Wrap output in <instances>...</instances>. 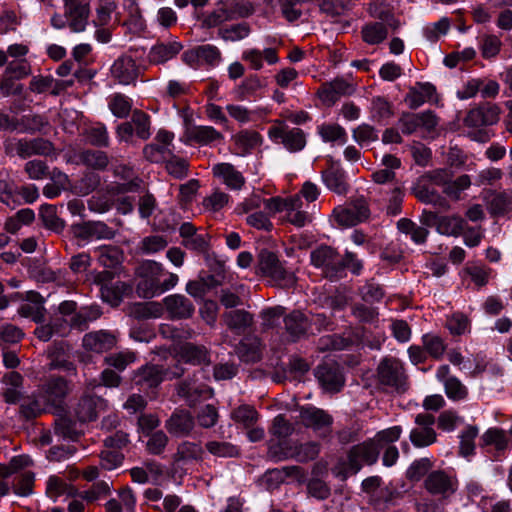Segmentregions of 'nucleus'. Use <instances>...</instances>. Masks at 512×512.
I'll use <instances>...</instances> for the list:
<instances>
[{
  "label": "nucleus",
  "instance_id": "nucleus-15",
  "mask_svg": "<svg viewBox=\"0 0 512 512\" xmlns=\"http://www.w3.org/2000/svg\"><path fill=\"white\" fill-rule=\"evenodd\" d=\"M112 78L121 85L134 84L140 75V67L129 55L119 56L110 69Z\"/></svg>",
  "mask_w": 512,
  "mask_h": 512
},
{
  "label": "nucleus",
  "instance_id": "nucleus-14",
  "mask_svg": "<svg viewBox=\"0 0 512 512\" xmlns=\"http://www.w3.org/2000/svg\"><path fill=\"white\" fill-rule=\"evenodd\" d=\"M501 109L494 103L486 102L472 108L464 118L468 127L494 125L499 121Z\"/></svg>",
  "mask_w": 512,
  "mask_h": 512
},
{
  "label": "nucleus",
  "instance_id": "nucleus-30",
  "mask_svg": "<svg viewBox=\"0 0 512 512\" xmlns=\"http://www.w3.org/2000/svg\"><path fill=\"white\" fill-rule=\"evenodd\" d=\"M179 356L185 363L210 365V351L203 345L185 343L180 347Z\"/></svg>",
  "mask_w": 512,
  "mask_h": 512
},
{
  "label": "nucleus",
  "instance_id": "nucleus-55",
  "mask_svg": "<svg viewBox=\"0 0 512 512\" xmlns=\"http://www.w3.org/2000/svg\"><path fill=\"white\" fill-rule=\"evenodd\" d=\"M230 20L248 17L254 12L251 3L240 0H222Z\"/></svg>",
  "mask_w": 512,
  "mask_h": 512
},
{
  "label": "nucleus",
  "instance_id": "nucleus-29",
  "mask_svg": "<svg viewBox=\"0 0 512 512\" xmlns=\"http://www.w3.org/2000/svg\"><path fill=\"white\" fill-rule=\"evenodd\" d=\"M212 394V389L204 384L182 381L177 386V395L185 399L190 406L195 405L200 399L211 398Z\"/></svg>",
  "mask_w": 512,
  "mask_h": 512
},
{
  "label": "nucleus",
  "instance_id": "nucleus-46",
  "mask_svg": "<svg viewBox=\"0 0 512 512\" xmlns=\"http://www.w3.org/2000/svg\"><path fill=\"white\" fill-rule=\"evenodd\" d=\"M251 33V27L246 22L233 24L219 29L218 35L224 41L236 42L247 38Z\"/></svg>",
  "mask_w": 512,
  "mask_h": 512
},
{
  "label": "nucleus",
  "instance_id": "nucleus-49",
  "mask_svg": "<svg viewBox=\"0 0 512 512\" xmlns=\"http://www.w3.org/2000/svg\"><path fill=\"white\" fill-rule=\"evenodd\" d=\"M422 345L425 351L436 360L441 359L446 350L444 340L439 335L433 333H426L422 336Z\"/></svg>",
  "mask_w": 512,
  "mask_h": 512
},
{
  "label": "nucleus",
  "instance_id": "nucleus-2",
  "mask_svg": "<svg viewBox=\"0 0 512 512\" xmlns=\"http://www.w3.org/2000/svg\"><path fill=\"white\" fill-rule=\"evenodd\" d=\"M139 281L136 286L137 293L143 298H152L163 293L160 289L161 278L165 270L162 264L148 260L143 262L137 269Z\"/></svg>",
  "mask_w": 512,
  "mask_h": 512
},
{
  "label": "nucleus",
  "instance_id": "nucleus-22",
  "mask_svg": "<svg viewBox=\"0 0 512 512\" xmlns=\"http://www.w3.org/2000/svg\"><path fill=\"white\" fill-rule=\"evenodd\" d=\"M195 427L192 414L187 410H175L165 422L166 430L175 437L188 436Z\"/></svg>",
  "mask_w": 512,
  "mask_h": 512
},
{
  "label": "nucleus",
  "instance_id": "nucleus-59",
  "mask_svg": "<svg viewBox=\"0 0 512 512\" xmlns=\"http://www.w3.org/2000/svg\"><path fill=\"white\" fill-rule=\"evenodd\" d=\"M131 313L138 319L158 318L162 314V306L157 302L137 303Z\"/></svg>",
  "mask_w": 512,
  "mask_h": 512
},
{
  "label": "nucleus",
  "instance_id": "nucleus-43",
  "mask_svg": "<svg viewBox=\"0 0 512 512\" xmlns=\"http://www.w3.org/2000/svg\"><path fill=\"white\" fill-rule=\"evenodd\" d=\"M48 410L49 407L39 390L37 394L32 397H28L21 404V412L28 419L35 418Z\"/></svg>",
  "mask_w": 512,
  "mask_h": 512
},
{
  "label": "nucleus",
  "instance_id": "nucleus-47",
  "mask_svg": "<svg viewBox=\"0 0 512 512\" xmlns=\"http://www.w3.org/2000/svg\"><path fill=\"white\" fill-rule=\"evenodd\" d=\"M96 2V26H106L112 19V14L118 7V0H94Z\"/></svg>",
  "mask_w": 512,
  "mask_h": 512
},
{
  "label": "nucleus",
  "instance_id": "nucleus-18",
  "mask_svg": "<svg viewBox=\"0 0 512 512\" xmlns=\"http://www.w3.org/2000/svg\"><path fill=\"white\" fill-rule=\"evenodd\" d=\"M300 421L305 427L312 428L314 431H329L333 418L323 409L307 406L300 409Z\"/></svg>",
  "mask_w": 512,
  "mask_h": 512
},
{
  "label": "nucleus",
  "instance_id": "nucleus-9",
  "mask_svg": "<svg viewBox=\"0 0 512 512\" xmlns=\"http://www.w3.org/2000/svg\"><path fill=\"white\" fill-rule=\"evenodd\" d=\"M51 150V143L42 138L10 140L5 143L7 154H16L21 158H29L33 155H47Z\"/></svg>",
  "mask_w": 512,
  "mask_h": 512
},
{
  "label": "nucleus",
  "instance_id": "nucleus-7",
  "mask_svg": "<svg viewBox=\"0 0 512 512\" xmlns=\"http://www.w3.org/2000/svg\"><path fill=\"white\" fill-rule=\"evenodd\" d=\"M435 417L429 413H420L415 417V427L410 431V441L417 448L428 447L436 442L434 429Z\"/></svg>",
  "mask_w": 512,
  "mask_h": 512
},
{
  "label": "nucleus",
  "instance_id": "nucleus-41",
  "mask_svg": "<svg viewBox=\"0 0 512 512\" xmlns=\"http://www.w3.org/2000/svg\"><path fill=\"white\" fill-rule=\"evenodd\" d=\"M362 39L369 45L382 43L388 36V29L383 22H371L362 27Z\"/></svg>",
  "mask_w": 512,
  "mask_h": 512
},
{
  "label": "nucleus",
  "instance_id": "nucleus-64",
  "mask_svg": "<svg viewBox=\"0 0 512 512\" xmlns=\"http://www.w3.org/2000/svg\"><path fill=\"white\" fill-rule=\"evenodd\" d=\"M229 20L230 18L226 12L224 3L222 0H219L217 2V8L204 17L202 25L206 28H213Z\"/></svg>",
  "mask_w": 512,
  "mask_h": 512
},
{
  "label": "nucleus",
  "instance_id": "nucleus-57",
  "mask_svg": "<svg viewBox=\"0 0 512 512\" xmlns=\"http://www.w3.org/2000/svg\"><path fill=\"white\" fill-rule=\"evenodd\" d=\"M392 105L384 97L377 96L372 99L371 102V116L378 122L389 119L392 117Z\"/></svg>",
  "mask_w": 512,
  "mask_h": 512
},
{
  "label": "nucleus",
  "instance_id": "nucleus-33",
  "mask_svg": "<svg viewBox=\"0 0 512 512\" xmlns=\"http://www.w3.org/2000/svg\"><path fill=\"white\" fill-rule=\"evenodd\" d=\"M189 141L199 145H212L223 140V135L212 126H193L186 132Z\"/></svg>",
  "mask_w": 512,
  "mask_h": 512
},
{
  "label": "nucleus",
  "instance_id": "nucleus-32",
  "mask_svg": "<svg viewBox=\"0 0 512 512\" xmlns=\"http://www.w3.org/2000/svg\"><path fill=\"white\" fill-rule=\"evenodd\" d=\"M74 162L94 170H104L109 164V158L104 151L84 149L75 154Z\"/></svg>",
  "mask_w": 512,
  "mask_h": 512
},
{
  "label": "nucleus",
  "instance_id": "nucleus-20",
  "mask_svg": "<svg viewBox=\"0 0 512 512\" xmlns=\"http://www.w3.org/2000/svg\"><path fill=\"white\" fill-rule=\"evenodd\" d=\"M436 378L443 383L445 393L449 399L459 401L467 397V387L456 376L450 374L448 365H441L437 369Z\"/></svg>",
  "mask_w": 512,
  "mask_h": 512
},
{
  "label": "nucleus",
  "instance_id": "nucleus-62",
  "mask_svg": "<svg viewBox=\"0 0 512 512\" xmlns=\"http://www.w3.org/2000/svg\"><path fill=\"white\" fill-rule=\"evenodd\" d=\"M206 449L217 457H235L239 453L235 445L224 441H209L206 443Z\"/></svg>",
  "mask_w": 512,
  "mask_h": 512
},
{
  "label": "nucleus",
  "instance_id": "nucleus-26",
  "mask_svg": "<svg viewBox=\"0 0 512 512\" xmlns=\"http://www.w3.org/2000/svg\"><path fill=\"white\" fill-rule=\"evenodd\" d=\"M82 345L85 350L93 353H104L116 345V337L107 331H95L84 335Z\"/></svg>",
  "mask_w": 512,
  "mask_h": 512
},
{
  "label": "nucleus",
  "instance_id": "nucleus-1",
  "mask_svg": "<svg viewBox=\"0 0 512 512\" xmlns=\"http://www.w3.org/2000/svg\"><path fill=\"white\" fill-rule=\"evenodd\" d=\"M379 456V447L372 439L353 446L348 453L347 460H339L332 468V473L346 480L349 475L358 473L362 464L372 465L376 463Z\"/></svg>",
  "mask_w": 512,
  "mask_h": 512
},
{
  "label": "nucleus",
  "instance_id": "nucleus-10",
  "mask_svg": "<svg viewBox=\"0 0 512 512\" xmlns=\"http://www.w3.org/2000/svg\"><path fill=\"white\" fill-rule=\"evenodd\" d=\"M311 262L322 268L327 277L333 278L343 270L342 257L329 246H320L311 252Z\"/></svg>",
  "mask_w": 512,
  "mask_h": 512
},
{
  "label": "nucleus",
  "instance_id": "nucleus-63",
  "mask_svg": "<svg viewBox=\"0 0 512 512\" xmlns=\"http://www.w3.org/2000/svg\"><path fill=\"white\" fill-rule=\"evenodd\" d=\"M256 339L243 340L238 347L239 357L245 362H256L260 359V351Z\"/></svg>",
  "mask_w": 512,
  "mask_h": 512
},
{
  "label": "nucleus",
  "instance_id": "nucleus-34",
  "mask_svg": "<svg viewBox=\"0 0 512 512\" xmlns=\"http://www.w3.org/2000/svg\"><path fill=\"white\" fill-rule=\"evenodd\" d=\"M182 49L183 45L178 41L159 43L151 48L148 59L153 64H163L174 58Z\"/></svg>",
  "mask_w": 512,
  "mask_h": 512
},
{
  "label": "nucleus",
  "instance_id": "nucleus-3",
  "mask_svg": "<svg viewBox=\"0 0 512 512\" xmlns=\"http://www.w3.org/2000/svg\"><path fill=\"white\" fill-rule=\"evenodd\" d=\"M257 267L262 275L269 277L279 286L291 287L296 282L294 273L285 269L276 254L271 251H260Z\"/></svg>",
  "mask_w": 512,
  "mask_h": 512
},
{
  "label": "nucleus",
  "instance_id": "nucleus-4",
  "mask_svg": "<svg viewBox=\"0 0 512 512\" xmlns=\"http://www.w3.org/2000/svg\"><path fill=\"white\" fill-rule=\"evenodd\" d=\"M378 383L387 390L404 392L407 376L402 363L395 358H384L377 368Z\"/></svg>",
  "mask_w": 512,
  "mask_h": 512
},
{
  "label": "nucleus",
  "instance_id": "nucleus-54",
  "mask_svg": "<svg viewBox=\"0 0 512 512\" xmlns=\"http://www.w3.org/2000/svg\"><path fill=\"white\" fill-rule=\"evenodd\" d=\"M319 452L320 444L312 441L296 446L289 456L298 462L305 463L317 458Z\"/></svg>",
  "mask_w": 512,
  "mask_h": 512
},
{
  "label": "nucleus",
  "instance_id": "nucleus-25",
  "mask_svg": "<svg viewBox=\"0 0 512 512\" xmlns=\"http://www.w3.org/2000/svg\"><path fill=\"white\" fill-rule=\"evenodd\" d=\"M106 406L105 400L96 395L85 393L79 400L75 414L79 421L89 422L97 418L98 412Z\"/></svg>",
  "mask_w": 512,
  "mask_h": 512
},
{
  "label": "nucleus",
  "instance_id": "nucleus-19",
  "mask_svg": "<svg viewBox=\"0 0 512 512\" xmlns=\"http://www.w3.org/2000/svg\"><path fill=\"white\" fill-rule=\"evenodd\" d=\"M315 375L321 386L328 392H338L344 385V378L335 363H324L319 365L315 371Z\"/></svg>",
  "mask_w": 512,
  "mask_h": 512
},
{
  "label": "nucleus",
  "instance_id": "nucleus-36",
  "mask_svg": "<svg viewBox=\"0 0 512 512\" xmlns=\"http://www.w3.org/2000/svg\"><path fill=\"white\" fill-rule=\"evenodd\" d=\"M286 219L297 227H303L311 221L310 215L303 210V202L299 194L288 197Z\"/></svg>",
  "mask_w": 512,
  "mask_h": 512
},
{
  "label": "nucleus",
  "instance_id": "nucleus-56",
  "mask_svg": "<svg viewBox=\"0 0 512 512\" xmlns=\"http://www.w3.org/2000/svg\"><path fill=\"white\" fill-rule=\"evenodd\" d=\"M99 263L107 268H113L120 263L121 252L115 246H102L95 250Z\"/></svg>",
  "mask_w": 512,
  "mask_h": 512
},
{
  "label": "nucleus",
  "instance_id": "nucleus-31",
  "mask_svg": "<svg viewBox=\"0 0 512 512\" xmlns=\"http://www.w3.org/2000/svg\"><path fill=\"white\" fill-rule=\"evenodd\" d=\"M214 176L230 189L239 190L245 183L243 175L230 163H219L213 167Z\"/></svg>",
  "mask_w": 512,
  "mask_h": 512
},
{
  "label": "nucleus",
  "instance_id": "nucleus-24",
  "mask_svg": "<svg viewBox=\"0 0 512 512\" xmlns=\"http://www.w3.org/2000/svg\"><path fill=\"white\" fill-rule=\"evenodd\" d=\"M203 454L204 450L200 443L188 440L181 441L176 452L171 456L172 465L175 468H180L194 461H200Z\"/></svg>",
  "mask_w": 512,
  "mask_h": 512
},
{
  "label": "nucleus",
  "instance_id": "nucleus-61",
  "mask_svg": "<svg viewBox=\"0 0 512 512\" xmlns=\"http://www.w3.org/2000/svg\"><path fill=\"white\" fill-rule=\"evenodd\" d=\"M146 449L150 454L160 455L165 451L169 438L162 430H158L148 434Z\"/></svg>",
  "mask_w": 512,
  "mask_h": 512
},
{
  "label": "nucleus",
  "instance_id": "nucleus-58",
  "mask_svg": "<svg viewBox=\"0 0 512 512\" xmlns=\"http://www.w3.org/2000/svg\"><path fill=\"white\" fill-rule=\"evenodd\" d=\"M40 217L44 225L53 231L61 232L65 227V222L56 215V208L53 205H42Z\"/></svg>",
  "mask_w": 512,
  "mask_h": 512
},
{
  "label": "nucleus",
  "instance_id": "nucleus-16",
  "mask_svg": "<svg viewBox=\"0 0 512 512\" xmlns=\"http://www.w3.org/2000/svg\"><path fill=\"white\" fill-rule=\"evenodd\" d=\"M76 238L90 240H111L115 237L116 232L106 223L101 221H87L73 227Z\"/></svg>",
  "mask_w": 512,
  "mask_h": 512
},
{
  "label": "nucleus",
  "instance_id": "nucleus-28",
  "mask_svg": "<svg viewBox=\"0 0 512 512\" xmlns=\"http://www.w3.org/2000/svg\"><path fill=\"white\" fill-rule=\"evenodd\" d=\"M285 331L292 341L305 336L311 330V322L301 311H292L284 317Z\"/></svg>",
  "mask_w": 512,
  "mask_h": 512
},
{
  "label": "nucleus",
  "instance_id": "nucleus-6",
  "mask_svg": "<svg viewBox=\"0 0 512 512\" xmlns=\"http://www.w3.org/2000/svg\"><path fill=\"white\" fill-rule=\"evenodd\" d=\"M150 117L141 110H134L130 121L119 124L116 135L120 142L129 143L135 134L141 140H147L150 135Z\"/></svg>",
  "mask_w": 512,
  "mask_h": 512
},
{
  "label": "nucleus",
  "instance_id": "nucleus-27",
  "mask_svg": "<svg viewBox=\"0 0 512 512\" xmlns=\"http://www.w3.org/2000/svg\"><path fill=\"white\" fill-rule=\"evenodd\" d=\"M164 306L172 319H187L194 313L192 302L181 294H173L164 298Z\"/></svg>",
  "mask_w": 512,
  "mask_h": 512
},
{
  "label": "nucleus",
  "instance_id": "nucleus-5",
  "mask_svg": "<svg viewBox=\"0 0 512 512\" xmlns=\"http://www.w3.org/2000/svg\"><path fill=\"white\" fill-rule=\"evenodd\" d=\"M268 136L276 143H281L290 152L301 151L306 145L304 131L297 127H290L286 122L275 120L268 130Z\"/></svg>",
  "mask_w": 512,
  "mask_h": 512
},
{
  "label": "nucleus",
  "instance_id": "nucleus-13",
  "mask_svg": "<svg viewBox=\"0 0 512 512\" xmlns=\"http://www.w3.org/2000/svg\"><path fill=\"white\" fill-rule=\"evenodd\" d=\"M65 7V17L68 25L73 32L79 33L86 29L88 17L90 14L88 0H63Z\"/></svg>",
  "mask_w": 512,
  "mask_h": 512
},
{
  "label": "nucleus",
  "instance_id": "nucleus-35",
  "mask_svg": "<svg viewBox=\"0 0 512 512\" xmlns=\"http://www.w3.org/2000/svg\"><path fill=\"white\" fill-rule=\"evenodd\" d=\"M165 378L162 366L146 365L136 372L134 380L138 385L153 388L158 386Z\"/></svg>",
  "mask_w": 512,
  "mask_h": 512
},
{
  "label": "nucleus",
  "instance_id": "nucleus-48",
  "mask_svg": "<svg viewBox=\"0 0 512 512\" xmlns=\"http://www.w3.org/2000/svg\"><path fill=\"white\" fill-rule=\"evenodd\" d=\"M237 149L241 154H247L261 144L262 138L258 132L242 131L234 136Z\"/></svg>",
  "mask_w": 512,
  "mask_h": 512
},
{
  "label": "nucleus",
  "instance_id": "nucleus-42",
  "mask_svg": "<svg viewBox=\"0 0 512 512\" xmlns=\"http://www.w3.org/2000/svg\"><path fill=\"white\" fill-rule=\"evenodd\" d=\"M487 207L492 215H504L512 208V193L507 191L491 193Z\"/></svg>",
  "mask_w": 512,
  "mask_h": 512
},
{
  "label": "nucleus",
  "instance_id": "nucleus-45",
  "mask_svg": "<svg viewBox=\"0 0 512 512\" xmlns=\"http://www.w3.org/2000/svg\"><path fill=\"white\" fill-rule=\"evenodd\" d=\"M483 446L493 445L498 453L508 447L509 440L504 430L500 428H489L481 436Z\"/></svg>",
  "mask_w": 512,
  "mask_h": 512
},
{
  "label": "nucleus",
  "instance_id": "nucleus-8",
  "mask_svg": "<svg viewBox=\"0 0 512 512\" xmlns=\"http://www.w3.org/2000/svg\"><path fill=\"white\" fill-rule=\"evenodd\" d=\"M333 216L340 226L352 227L367 220L370 216V210L367 201L361 197L356 199L349 207H336Z\"/></svg>",
  "mask_w": 512,
  "mask_h": 512
},
{
  "label": "nucleus",
  "instance_id": "nucleus-40",
  "mask_svg": "<svg viewBox=\"0 0 512 512\" xmlns=\"http://www.w3.org/2000/svg\"><path fill=\"white\" fill-rule=\"evenodd\" d=\"M472 185L471 177L467 174H462L456 179L451 178L442 192L452 201H459L462 198V193L468 190Z\"/></svg>",
  "mask_w": 512,
  "mask_h": 512
},
{
  "label": "nucleus",
  "instance_id": "nucleus-51",
  "mask_svg": "<svg viewBox=\"0 0 512 512\" xmlns=\"http://www.w3.org/2000/svg\"><path fill=\"white\" fill-rule=\"evenodd\" d=\"M108 107L117 118H126L131 112L132 101L124 94L115 93L110 96Z\"/></svg>",
  "mask_w": 512,
  "mask_h": 512
},
{
  "label": "nucleus",
  "instance_id": "nucleus-52",
  "mask_svg": "<svg viewBox=\"0 0 512 512\" xmlns=\"http://www.w3.org/2000/svg\"><path fill=\"white\" fill-rule=\"evenodd\" d=\"M127 288V285L121 281L114 282L111 285L105 284L100 288L101 298L105 302L116 306L121 302Z\"/></svg>",
  "mask_w": 512,
  "mask_h": 512
},
{
  "label": "nucleus",
  "instance_id": "nucleus-60",
  "mask_svg": "<svg viewBox=\"0 0 512 512\" xmlns=\"http://www.w3.org/2000/svg\"><path fill=\"white\" fill-rule=\"evenodd\" d=\"M231 417L235 422L249 428L257 421L258 413L250 405H241L232 412Z\"/></svg>",
  "mask_w": 512,
  "mask_h": 512
},
{
  "label": "nucleus",
  "instance_id": "nucleus-39",
  "mask_svg": "<svg viewBox=\"0 0 512 512\" xmlns=\"http://www.w3.org/2000/svg\"><path fill=\"white\" fill-rule=\"evenodd\" d=\"M225 324L233 331L243 332L253 323V316L245 310H232L223 315Z\"/></svg>",
  "mask_w": 512,
  "mask_h": 512
},
{
  "label": "nucleus",
  "instance_id": "nucleus-50",
  "mask_svg": "<svg viewBox=\"0 0 512 512\" xmlns=\"http://www.w3.org/2000/svg\"><path fill=\"white\" fill-rule=\"evenodd\" d=\"M477 426L469 425L460 434L459 453L463 457H469L475 453V439L478 436Z\"/></svg>",
  "mask_w": 512,
  "mask_h": 512
},
{
  "label": "nucleus",
  "instance_id": "nucleus-12",
  "mask_svg": "<svg viewBox=\"0 0 512 512\" xmlns=\"http://www.w3.org/2000/svg\"><path fill=\"white\" fill-rule=\"evenodd\" d=\"M47 406L50 408H60L71 391L68 381L62 377H51L40 388Z\"/></svg>",
  "mask_w": 512,
  "mask_h": 512
},
{
  "label": "nucleus",
  "instance_id": "nucleus-37",
  "mask_svg": "<svg viewBox=\"0 0 512 512\" xmlns=\"http://www.w3.org/2000/svg\"><path fill=\"white\" fill-rule=\"evenodd\" d=\"M217 265L219 268L217 275H210L207 279L189 281L186 285L187 293L194 298H202L210 287L220 285L221 280L218 277L223 272V264L218 262Z\"/></svg>",
  "mask_w": 512,
  "mask_h": 512
},
{
  "label": "nucleus",
  "instance_id": "nucleus-38",
  "mask_svg": "<svg viewBox=\"0 0 512 512\" xmlns=\"http://www.w3.org/2000/svg\"><path fill=\"white\" fill-rule=\"evenodd\" d=\"M76 493L77 491L72 485L56 475H52L47 479L46 494L54 501L64 495L75 496Z\"/></svg>",
  "mask_w": 512,
  "mask_h": 512
},
{
  "label": "nucleus",
  "instance_id": "nucleus-17",
  "mask_svg": "<svg viewBox=\"0 0 512 512\" xmlns=\"http://www.w3.org/2000/svg\"><path fill=\"white\" fill-rule=\"evenodd\" d=\"M325 186L338 195H345L349 190L347 175L339 162L331 161L327 169L321 172Z\"/></svg>",
  "mask_w": 512,
  "mask_h": 512
},
{
  "label": "nucleus",
  "instance_id": "nucleus-23",
  "mask_svg": "<svg viewBox=\"0 0 512 512\" xmlns=\"http://www.w3.org/2000/svg\"><path fill=\"white\" fill-rule=\"evenodd\" d=\"M425 488L433 495L448 497L457 489V481L443 471H434L425 480Z\"/></svg>",
  "mask_w": 512,
  "mask_h": 512
},
{
  "label": "nucleus",
  "instance_id": "nucleus-21",
  "mask_svg": "<svg viewBox=\"0 0 512 512\" xmlns=\"http://www.w3.org/2000/svg\"><path fill=\"white\" fill-rule=\"evenodd\" d=\"M428 221H433L436 230L446 236L457 237L465 229L466 221L458 215L437 216L433 212H424Z\"/></svg>",
  "mask_w": 512,
  "mask_h": 512
},
{
  "label": "nucleus",
  "instance_id": "nucleus-44",
  "mask_svg": "<svg viewBox=\"0 0 512 512\" xmlns=\"http://www.w3.org/2000/svg\"><path fill=\"white\" fill-rule=\"evenodd\" d=\"M318 134L324 142H337L344 144L347 141L346 130L335 123L322 124L318 127Z\"/></svg>",
  "mask_w": 512,
  "mask_h": 512
},
{
  "label": "nucleus",
  "instance_id": "nucleus-11",
  "mask_svg": "<svg viewBox=\"0 0 512 512\" xmlns=\"http://www.w3.org/2000/svg\"><path fill=\"white\" fill-rule=\"evenodd\" d=\"M356 91V86L344 78H335L323 83L318 89L317 95L323 104L334 105L341 97L350 96Z\"/></svg>",
  "mask_w": 512,
  "mask_h": 512
},
{
  "label": "nucleus",
  "instance_id": "nucleus-53",
  "mask_svg": "<svg viewBox=\"0 0 512 512\" xmlns=\"http://www.w3.org/2000/svg\"><path fill=\"white\" fill-rule=\"evenodd\" d=\"M262 86V82L258 76H250L234 89V95L238 100H247L255 95Z\"/></svg>",
  "mask_w": 512,
  "mask_h": 512
}]
</instances>
